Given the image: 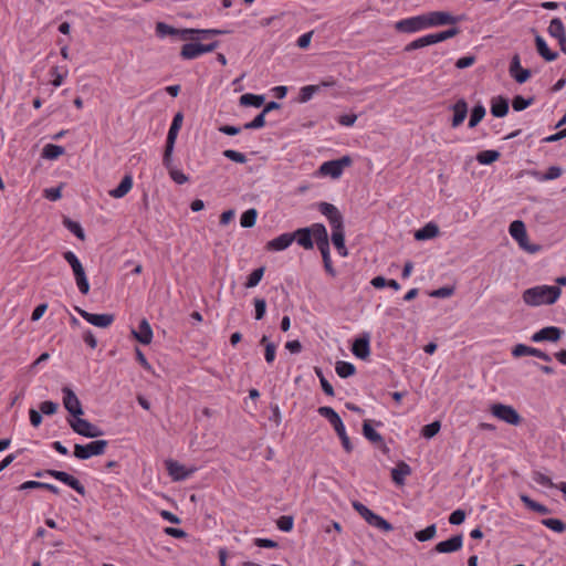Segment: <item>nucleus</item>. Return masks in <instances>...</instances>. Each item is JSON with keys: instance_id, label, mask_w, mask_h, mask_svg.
Listing matches in <instances>:
<instances>
[{"instance_id": "obj_1", "label": "nucleus", "mask_w": 566, "mask_h": 566, "mask_svg": "<svg viewBox=\"0 0 566 566\" xmlns=\"http://www.w3.org/2000/svg\"><path fill=\"white\" fill-rule=\"evenodd\" d=\"M562 290L555 285H536L534 287L526 289L522 298L523 302L528 306H541L552 305L557 302L560 297Z\"/></svg>"}, {"instance_id": "obj_2", "label": "nucleus", "mask_w": 566, "mask_h": 566, "mask_svg": "<svg viewBox=\"0 0 566 566\" xmlns=\"http://www.w3.org/2000/svg\"><path fill=\"white\" fill-rule=\"evenodd\" d=\"M292 234L294 241L306 250L313 249V240H315L318 249L321 242L326 243L328 241L327 230L323 223H313L311 227L297 229Z\"/></svg>"}, {"instance_id": "obj_3", "label": "nucleus", "mask_w": 566, "mask_h": 566, "mask_svg": "<svg viewBox=\"0 0 566 566\" xmlns=\"http://www.w3.org/2000/svg\"><path fill=\"white\" fill-rule=\"evenodd\" d=\"M352 165V158L349 156H343L342 158L324 161L315 172V177H331L332 179H338L344 172V169Z\"/></svg>"}, {"instance_id": "obj_4", "label": "nucleus", "mask_w": 566, "mask_h": 566, "mask_svg": "<svg viewBox=\"0 0 566 566\" xmlns=\"http://www.w3.org/2000/svg\"><path fill=\"white\" fill-rule=\"evenodd\" d=\"M63 258L72 268L78 291L84 295L87 294L90 291V283L80 259L73 251L64 252Z\"/></svg>"}, {"instance_id": "obj_5", "label": "nucleus", "mask_w": 566, "mask_h": 566, "mask_svg": "<svg viewBox=\"0 0 566 566\" xmlns=\"http://www.w3.org/2000/svg\"><path fill=\"white\" fill-rule=\"evenodd\" d=\"M108 442L106 440H95L87 444H75L74 457L80 460H86L94 455H102L105 453Z\"/></svg>"}, {"instance_id": "obj_6", "label": "nucleus", "mask_w": 566, "mask_h": 566, "mask_svg": "<svg viewBox=\"0 0 566 566\" xmlns=\"http://www.w3.org/2000/svg\"><path fill=\"white\" fill-rule=\"evenodd\" d=\"M490 411L495 418L505 423L518 426L522 422V417L512 406L493 403Z\"/></svg>"}, {"instance_id": "obj_7", "label": "nucleus", "mask_w": 566, "mask_h": 566, "mask_svg": "<svg viewBox=\"0 0 566 566\" xmlns=\"http://www.w3.org/2000/svg\"><path fill=\"white\" fill-rule=\"evenodd\" d=\"M67 422L72 430L80 436L86 438H97L103 434V431L95 424L91 423L86 419L78 417L67 419Z\"/></svg>"}, {"instance_id": "obj_8", "label": "nucleus", "mask_w": 566, "mask_h": 566, "mask_svg": "<svg viewBox=\"0 0 566 566\" xmlns=\"http://www.w3.org/2000/svg\"><path fill=\"white\" fill-rule=\"evenodd\" d=\"M217 46V41H213L208 44L190 42L182 45L180 55L185 60H193L201 56L205 53L214 51Z\"/></svg>"}, {"instance_id": "obj_9", "label": "nucleus", "mask_w": 566, "mask_h": 566, "mask_svg": "<svg viewBox=\"0 0 566 566\" xmlns=\"http://www.w3.org/2000/svg\"><path fill=\"white\" fill-rule=\"evenodd\" d=\"M395 29L403 33H415L421 30H426L427 25L424 14L401 19L396 22Z\"/></svg>"}, {"instance_id": "obj_10", "label": "nucleus", "mask_w": 566, "mask_h": 566, "mask_svg": "<svg viewBox=\"0 0 566 566\" xmlns=\"http://www.w3.org/2000/svg\"><path fill=\"white\" fill-rule=\"evenodd\" d=\"M427 29L446 24H455L460 21L459 17H454L446 11H431L424 13Z\"/></svg>"}, {"instance_id": "obj_11", "label": "nucleus", "mask_w": 566, "mask_h": 566, "mask_svg": "<svg viewBox=\"0 0 566 566\" xmlns=\"http://www.w3.org/2000/svg\"><path fill=\"white\" fill-rule=\"evenodd\" d=\"M45 473L55 480L64 483L65 485L73 489L75 492H77L80 495H85V488L84 485L73 475L64 472V471H57V470H45Z\"/></svg>"}, {"instance_id": "obj_12", "label": "nucleus", "mask_w": 566, "mask_h": 566, "mask_svg": "<svg viewBox=\"0 0 566 566\" xmlns=\"http://www.w3.org/2000/svg\"><path fill=\"white\" fill-rule=\"evenodd\" d=\"M62 394L64 408L71 413V416H73V418L82 416L84 411L75 392L71 388L64 387L62 389Z\"/></svg>"}, {"instance_id": "obj_13", "label": "nucleus", "mask_w": 566, "mask_h": 566, "mask_svg": "<svg viewBox=\"0 0 566 566\" xmlns=\"http://www.w3.org/2000/svg\"><path fill=\"white\" fill-rule=\"evenodd\" d=\"M77 313L81 315L82 318H84L87 323L101 327L106 328L111 326L115 319V316L113 314L103 313V314H95L90 313L85 310L77 308Z\"/></svg>"}, {"instance_id": "obj_14", "label": "nucleus", "mask_w": 566, "mask_h": 566, "mask_svg": "<svg viewBox=\"0 0 566 566\" xmlns=\"http://www.w3.org/2000/svg\"><path fill=\"white\" fill-rule=\"evenodd\" d=\"M509 232L511 234V237L517 241V243L520 244L521 248L530 251V252H535L537 251V248L534 247V248H528L526 245V241H527V233H526V229H525V224L523 221L521 220H515L513 221L510 227H509Z\"/></svg>"}, {"instance_id": "obj_15", "label": "nucleus", "mask_w": 566, "mask_h": 566, "mask_svg": "<svg viewBox=\"0 0 566 566\" xmlns=\"http://www.w3.org/2000/svg\"><path fill=\"white\" fill-rule=\"evenodd\" d=\"M168 474L174 481H184L188 479L195 471L196 468L188 469L184 464H180L175 460H167L165 462Z\"/></svg>"}, {"instance_id": "obj_16", "label": "nucleus", "mask_w": 566, "mask_h": 566, "mask_svg": "<svg viewBox=\"0 0 566 566\" xmlns=\"http://www.w3.org/2000/svg\"><path fill=\"white\" fill-rule=\"evenodd\" d=\"M563 331L556 326H547L534 333L531 337L532 342H557L560 339Z\"/></svg>"}, {"instance_id": "obj_17", "label": "nucleus", "mask_w": 566, "mask_h": 566, "mask_svg": "<svg viewBox=\"0 0 566 566\" xmlns=\"http://www.w3.org/2000/svg\"><path fill=\"white\" fill-rule=\"evenodd\" d=\"M509 72L510 75L520 84L525 83L531 76V71L521 66L520 56L517 54L512 57Z\"/></svg>"}, {"instance_id": "obj_18", "label": "nucleus", "mask_w": 566, "mask_h": 566, "mask_svg": "<svg viewBox=\"0 0 566 566\" xmlns=\"http://www.w3.org/2000/svg\"><path fill=\"white\" fill-rule=\"evenodd\" d=\"M294 242V237L292 233H289V232H285V233H282L280 234L279 237L270 240L266 245H265V249L268 251H272V252H279V251H284L286 250L292 243Z\"/></svg>"}, {"instance_id": "obj_19", "label": "nucleus", "mask_w": 566, "mask_h": 566, "mask_svg": "<svg viewBox=\"0 0 566 566\" xmlns=\"http://www.w3.org/2000/svg\"><path fill=\"white\" fill-rule=\"evenodd\" d=\"M318 210L327 218L331 227L338 226L344 222L339 210L332 203L321 202L318 205Z\"/></svg>"}, {"instance_id": "obj_20", "label": "nucleus", "mask_w": 566, "mask_h": 566, "mask_svg": "<svg viewBox=\"0 0 566 566\" xmlns=\"http://www.w3.org/2000/svg\"><path fill=\"white\" fill-rule=\"evenodd\" d=\"M332 229V242L334 247L337 249L338 254L340 256H347L348 251L345 247V232H344V222L338 226L331 227Z\"/></svg>"}, {"instance_id": "obj_21", "label": "nucleus", "mask_w": 566, "mask_h": 566, "mask_svg": "<svg viewBox=\"0 0 566 566\" xmlns=\"http://www.w3.org/2000/svg\"><path fill=\"white\" fill-rule=\"evenodd\" d=\"M462 545H463L462 535H454L447 541L439 542L436 545L434 551L437 553H441V554L453 553V552L461 549Z\"/></svg>"}, {"instance_id": "obj_22", "label": "nucleus", "mask_w": 566, "mask_h": 566, "mask_svg": "<svg viewBox=\"0 0 566 566\" xmlns=\"http://www.w3.org/2000/svg\"><path fill=\"white\" fill-rule=\"evenodd\" d=\"M353 354L360 359H367L370 356L369 336L365 335L354 340L352 346Z\"/></svg>"}, {"instance_id": "obj_23", "label": "nucleus", "mask_w": 566, "mask_h": 566, "mask_svg": "<svg viewBox=\"0 0 566 566\" xmlns=\"http://www.w3.org/2000/svg\"><path fill=\"white\" fill-rule=\"evenodd\" d=\"M134 337L142 344L148 345L153 340V329L147 319H142L138 328L133 329Z\"/></svg>"}, {"instance_id": "obj_24", "label": "nucleus", "mask_w": 566, "mask_h": 566, "mask_svg": "<svg viewBox=\"0 0 566 566\" xmlns=\"http://www.w3.org/2000/svg\"><path fill=\"white\" fill-rule=\"evenodd\" d=\"M535 46L537 53L547 62L555 61L558 57V52L552 51L545 39L538 34L535 36Z\"/></svg>"}, {"instance_id": "obj_25", "label": "nucleus", "mask_w": 566, "mask_h": 566, "mask_svg": "<svg viewBox=\"0 0 566 566\" xmlns=\"http://www.w3.org/2000/svg\"><path fill=\"white\" fill-rule=\"evenodd\" d=\"M547 32L552 38H555L560 44L566 39V30L563 21L559 18L551 20Z\"/></svg>"}, {"instance_id": "obj_26", "label": "nucleus", "mask_w": 566, "mask_h": 566, "mask_svg": "<svg viewBox=\"0 0 566 566\" xmlns=\"http://www.w3.org/2000/svg\"><path fill=\"white\" fill-rule=\"evenodd\" d=\"M363 434L373 444L378 447L385 446L382 436L373 428L370 420L364 421Z\"/></svg>"}, {"instance_id": "obj_27", "label": "nucleus", "mask_w": 566, "mask_h": 566, "mask_svg": "<svg viewBox=\"0 0 566 566\" xmlns=\"http://www.w3.org/2000/svg\"><path fill=\"white\" fill-rule=\"evenodd\" d=\"M132 187L133 178L132 176L126 175L116 188L108 191V195L113 198L119 199L125 197L130 191Z\"/></svg>"}, {"instance_id": "obj_28", "label": "nucleus", "mask_w": 566, "mask_h": 566, "mask_svg": "<svg viewBox=\"0 0 566 566\" xmlns=\"http://www.w3.org/2000/svg\"><path fill=\"white\" fill-rule=\"evenodd\" d=\"M562 168L558 167V166H551L546 172H539V171H536V170H533L530 172V175L532 177H534L537 181L539 182H544V181H549V180H554V179H557L562 176Z\"/></svg>"}, {"instance_id": "obj_29", "label": "nucleus", "mask_w": 566, "mask_h": 566, "mask_svg": "<svg viewBox=\"0 0 566 566\" xmlns=\"http://www.w3.org/2000/svg\"><path fill=\"white\" fill-rule=\"evenodd\" d=\"M439 234V227L433 222H428L424 227L417 230L415 239L419 241L430 240Z\"/></svg>"}, {"instance_id": "obj_30", "label": "nucleus", "mask_w": 566, "mask_h": 566, "mask_svg": "<svg viewBox=\"0 0 566 566\" xmlns=\"http://www.w3.org/2000/svg\"><path fill=\"white\" fill-rule=\"evenodd\" d=\"M453 113L452 127H458L463 123L468 114V105L464 99H459L453 105Z\"/></svg>"}, {"instance_id": "obj_31", "label": "nucleus", "mask_w": 566, "mask_h": 566, "mask_svg": "<svg viewBox=\"0 0 566 566\" xmlns=\"http://www.w3.org/2000/svg\"><path fill=\"white\" fill-rule=\"evenodd\" d=\"M509 113V102L502 96L494 97L491 102V114L494 117H504Z\"/></svg>"}, {"instance_id": "obj_32", "label": "nucleus", "mask_w": 566, "mask_h": 566, "mask_svg": "<svg viewBox=\"0 0 566 566\" xmlns=\"http://www.w3.org/2000/svg\"><path fill=\"white\" fill-rule=\"evenodd\" d=\"M410 472H411L410 467L407 463L401 462L400 464H398L396 468H394L391 470L392 481L398 485H402L405 483V478L407 475H409Z\"/></svg>"}, {"instance_id": "obj_33", "label": "nucleus", "mask_w": 566, "mask_h": 566, "mask_svg": "<svg viewBox=\"0 0 566 566\" xmlns=\"http://www.w3.org/2000/svg\"><path fill=\"white\" fill-rule=\"evenodd\" d=\"M67 74H69L67 67H65V66H53L50 70V75L52 76L51 84L54 87H60L63 84L64 80L66 78Z\"/></svg>"}, {"instance_id": "obj_34", "label": "nucleus", "mask_w": 566, "mask_h": 566, "mask_svg": "<svg viewBox=\"0 0 566 566\" xmlns=\"http://www.w3.org/2000/svg\"><path fill=\"white\" fill-rule=\"evenodd\" d=\"M333 428H334L335 432L337 433L338 438L340 439L344 450L347 453H350L353 451V444L349 440V437L347 436L346 428H345L343 420L340 422H338V424L334 426Z\"/></svg>"}, {"instance_id": "obj_35", "label": "nucleus", "mask_w": 566, "mask_h": 566, "mask_svg": "<svg viewBox=\"0 0 566 566\" xmlns=\"http://www.w3.org/2000/svg\"><path fill=\"white\" fill-rule=\"evenodd\" d=\"M318 250L322 254L323 263H324V268H325L326 272L328 274H331L332 276H335V270L333 268L331 253H329V242L328 241L326 243L321 242Z\"/></svg>"}, {"instance_id": "obj_36", "label": "nucleus", "mask_w": 566, "mask_h": 566, "mask_svg": "<svg viewBox=\"0 0 566 566\" xmlns=\"http://www.w3.org/2000/svg\"><path fill=\"white\" fill-rule=\"evenodd\" d=\"M366 522L369 525H371L376 528H379L384 532H389L392 530V525L389 522H387L384 517H381L380 515H378L374 512L371 514H369Z\"/></svg>"}, {"instance_id": "obj_37", "label": "nucleus", "mask_w": 566, "mask_h": 566, "mask_svg": "<svg viewBox=\"0 0 566 566\" xmlns=\"http://www.w3.org/2000/svg\"><path fill=\"white\" fill-rule=\"evenodd\" d=\"M264 103V96L263 95H255L252 93H247L241 95L240 97V105L242 106H253V107H261Z\"/></svg>"}, {"instance_id": "obj_38", "label": "nucleus", "mask_w": 566, "mask_h": 566, "mask_svg": "<svg viewBox=\"0 0 566 566\" xmlns=\"http://www.w3.org/2000/svg\"><path fill=\"white\" fill-rule=\"evenodd\" d=\"M261 345H264V358L268 364H272L275 359L276 355V345L269 340V338L264 335L260 340Z\"/></svg>"}, {"instance_id": "obj_39", "label": "nucleus", "mask_w": 566, "mask_h": 566, "mask_svg": "<svg viewBox=\"0 0 566 566\" xmlns=\"http://www.w3.org/2000/svg\"><path fill=\"white\" fill-rule=\"evenodd\" d=\"M501 154L497 150L489 149L480 151L476 155V160L481 165H491L500 158Z\"/></svg>"}, {"instance_id": "obj_40", "label": "nucleus", "mask_w": 566, "mask_h": 566, "mask_svg": "<svg viewBox=\"0 0 566 566\" xmlns=\"http://www.w3.org/2000/svg\"><path fill=\"white\" fill-rule=\"evenodd\" d=\"M317 412L319 413V416L327 419L328 422L332 424V427L338 424V422L342 421L339 415L332 407H327V406L319 407L317 409Z\"/></svg>"}, {"instance_id": "obj_41", "label": "nucleus", "mask_w": 566, "mask_h": 566, "mask_svg": "<svg viewBox=\"0 0 566 566\" xmlns=\"http://www.w3.org/2000/svg\"><path fill=\"white\" fill-rule=\"evenodd\" d=\"M226 31L216 30V29H208V30H197V29H187L184 30V34H190V39H206L210 34H223Z\"/></svg>"}, {"instance_id": "obj_42", "label": "nucleus", "mask_w": 566, "mask_h": 566, "mask_svg": "<svg viewBox=\"0 0 566 566\" xmlns=\"http://www.w3.org/2000/svg\"><path fill=\"white\" fill-rule=\"evenodd\" d=\"M335 370L340 378H347L355 374L356 368L352 363L339 360L336 363Z\"/></svg>"}, {"instance_id": "obj_43", "label": "nucleus", "mask_w": 566, "mask_h": 566, "mask_svg": "<svg viewBox=\"0 0 566 566\" xmlns=\"http://www.w3.org/2000/svg\"><path fill=\"white\" fill-rule=\"evenodd\" d=\"M258 218V211L254 208L248 209L241 214L240 224L243 228H252Z\"/></svg>"}, {"instance_id": "obj_44", "label": "nucleus", "mask_w": 566, "mask_h": 566, "mask_svg": "<svg viewBox=\"0 0 566 566\" xmlns=\"http://www.w3.org/2000/svg\"><path fill=\"white\" fill-rule=\"evenodd\" d=\"M65 151L64 147L54 144H48L43 148V157L46 159H56Z\"/></svg>"}, {"instance_id": "obj_45", "label": "nucleus", "mask_w": 566, "mask_h": 566, "mask_svg": "<svg viewBox=\"0 0 566 566\" xmlns=\"http://www.w3.org/2000/svg\"><path fill=\"white\" fill-rule=\"evenodd\" d=\"M264 272H265L264 266L253 270L244 284L245 287L252 289V287L256 286L260 283V281L262 280Z\"/></svg>"}, {"instance_id": "obj_46", "label": "nucleus", "mask_w": 566, "mask_h": 566, "mask_svg": "<svg viewBox=\"0 0 566 566\" xmlns=\"http://www.w3.org/2000/svg\"><path fill=\"white\" fill-rule=\"evenodd\" d=\"M521 501L532 511L534 512H537V513H541V514H546L548 513V509L538 503V502H535L533 501L530 496L525 495V494H522L521 496Z\"/></svg>"}, {"instance_id": "obj_47", "label": "nucleus", "mask_w": 566, "mask_h": 566, "mask_svg": "<svg viewBox=\"0 0 566 566\" xmlns=\"http://www.w3.org/2000/svg\"><path fill=\"white\" fill-rule=\"evenodd\" d=\"M484 115H485V108L483 105L474 106L471 112L470 119H469V127L470 128L475 127L483 119Z\"/></svg>"}, {"instance_id": "obj_48", "label": "nucleus", "mask_w": 566, "mask_h": 566, "mask_svg": "<svg viewBox=\"0 0 566 566\" xmlns=\"http://www.w3.org/2000/svg\"><path fill=\"white\" fill-rule=\"evenodd\" d=\"M321 90V85H306V86H303L300 91V102L301 103H306L308 102L310 99H312V97L314 96V94H316L317 92H319Z\"/></svg>"}, {"instance_id": "obj_49", "label": "nucleus", "mask_w": 566, "mask_h": 566, "mask_svg": "<svg viewBox=\"0 0 566 566\" xmlns=\"http://www.w3.org/2000/svg\"><path fill=\"white\" fill-rule=\"evenodd\" d=\"M437 534V526L436 524H431L427 526L424 530L418 531L415 533V537L419 542H427L429 539H432Z\"/></svg>"}, {"instance_id": "obj_50", "label": "nucleus", "mask_w": 566, "mask_h": 566, "mask_svg": "<svg viewBox=\"0 0 566 566\" xmlns=\"http://www.w3.org/2000/svg\"><path fill=\"white\" fill-rule=\"evenodd\" d=\"M533 101V97L526 99L521 95H516L512 101V107L515 112H521L527 108L530 105H532Z\"/></svg>"}, {"instance_id": "obj_51", "label": "nucleus", "mask_w": 566, "mask_h": 566, "mask_svg": "<svg viewBox=\"0 0 566 566\" xmlns=\"http://www.w3.org/2000/svg\"><path fill=\"white\" fill-rule=\"evenodd\" d=\"M542 523L547 528L557 533H563L566 530V524L558 518H545L542 521Z\"/></svg>"}, {"instance_id": "obj_52", "label": "nucleus", "mask_w": 566, "mask_h": 566, "mask_svg": "<svg viewBox=\"0 0 566 566\" xmlns=\"http://www.w3.org/2000/svg\"><path fill=\"white\" fill-rule=\"evenodd\" d=\"M440 428H441V423L439 421H433V422L422 427L421 434L426 439H431L440 431Z\"/></svg>"}, {"instance_id": "obj_53", "label": "nucleus", "mask_w": 566, "mask_h": 566, "mask_svg": "<svg viewBox=\"0 0 566 566\" xmlns=\"http://www.w3.org/2000/svg\"><path fill=\"white\" fill-rule=\"evenodd\" d=\"M532 479L534 482H536L539 485H543L545 488H555L556 485L553 483L552 479L547 476L546 474L542 473L541 471H534L532 473Z\"/></svg>"}, {"instance_id": "obj_54", "label": "nucleus", "mask_w": 566, "mask_h": 566, "mask_svg": "<svg viewBox=\"0 0 566 566\" xmlns=\"http://www.w3.org/2000/svg\"><path fill=\"white\" fill-rule=\"evenodd\" d=\"M182 119H184V116H182L181 113H177L174 116L167 136H170L171 138H175V139L177 138V135H178L179 129H180L181 124H182Z\"/></svg>"}, {"instance_id": "obj_55", "label": "nucleus", "mask_w": 566, "mask_h": 566, "mask_svg": "<svg viewBox=\"0 0 566 566\" xmlns=\"http://www.w3.org/2000/svg\"><path fill=\"white\" fill-rule=\"evenodd\" d=\"M64 226L78 239L84 240L85 234L84 230L78 222L72 221L70 219L64 220Z\"/></svg>"}, {"instance_id": "obj_56", "label": "nucleus", "mask_w": 566, "mask_h": 566, "mask_svg": "<svg viewBox=\"0 0 566 566\" xmlns=\"http://www.w3.org/2000/svg\"><path fill=\"white\" fill-rule=\"evenodd\" d=\"M265 115L266 114H263V112H261L259 115H256L254 117L253 120H251L249 123H245L243 125V128L244 129H260V128L264 127V125H265Z\"/></svg>"}, {"instance_id": "obj_57", "label": "nucleus", "mask_w": 566, "mask_h": 566, "mask_svg": "<svg viewBox=\"0 0 566 566\" xmlns=\"http://www.w3.org/2000/svg\"><path fill=\"white\" fill-rule=\"evenodd\" d=\"M315 373L317 375V377L319 378V382H321V386H322V389L323 391L329 396V397H333L335 394H334V389H333V386L329 384V381L325 378L323 371L318 368L315 369Z\"/></svg>"}, {"instance_id": "obj_58", "label": "nucleus", "mask_w": 566, "mask_h": 566, "mask_svg": "<svg viewBox=\"0 0 566 566\" xmlns=\"http://www.w3.org/2000/svg\"><path fill=\"white\" fill-rule=\"evenodd\" d=\"M223 156L234 163H238V164H244L248 160V158L244 154L233 150V149H226L223 151Z\"/></svg>"}, {"instance_id": "obj_59", "label": "nucleus", "mask_w": 566, "mask_h": 566, "mask_svg": "<svg viewBox=\"0 0 566 566\" xmlns=\"http://www.w3.org/2000/svg\"><path fill=\"white\" fill-rule=\"evenodd\" d=\"M294 520L292 516L283 515L276 521V526L280 531L290 532L293 528Z\"/></svg>"}, {"instance_id": "obj_60", "label": "nucleus", "mask_w": 566, "mask_h": 566, "mask_svg": "<svg viewBox=\"0 0 566 566\" xmlns=\"http://www.w3.org/2000/svg\"><path fill=\"white\" fill-rule=\"evenodd\" d=\"M458 33H459V29L458 28H451V29L446 30V31L433 33V36H434L436 43H439V42H442V41H446L448 39H451V38L455 36Z\"/></svg>"}, {"instance_id": "obj_61", "label": "nucleus", "mask_w": 566, "mask_h": 566, "mask_svg": "<svg viewBox=\"0 0 566 566\" xmlns=\"http://www.w3.org/2000/svg\"><path fill=\"white\" fill-rule=\"evenodd\" d=\"M255 319L260 321L266 312V302L264 298H254Z\"/></svg>"}, {"instance_id": "obj_62", "label": "nucleus", "mask_w": 566, "mask_h": 566, "mask_svg": "<svg viewBox=\"0 0 566 566\" xmlns=\"http://www.w3.org/2000/svg\"><path fill=\"white\" fill-rule=\"evenodd\" d=\"M169 171L170 178L178 185H184L188 182L189 178L181 170L172 168Z\"/></svg>"}, {"instance_id": "obj_63", "label": "nucleus", "mask_w": 566, "mask_h": 566, "mask_svg": "<svg viewBox=\"0 0 566 566\" xmlns=\"http://www.w3.org/2000/svg\"><path fill=\"white\" fill-rule=\"evenodd\" d=\"M59 405L51 400H46L40 403V411L44 415L51 416L56 412Z\"/></svg>"}, {"instance_id": "obj_64", "label": "nucleus", "mask_w": 566, "mask_h": 566, "mask_svg": "<svg viewBox=\"0 0 566 566\" xmlns=\"http://www.w3.org/2000/svg\"><path fill=\"white\" fill-rule=\"evenodd\" d=\"M533 347L526 346L524 344H517L512 349V355L516 358L530 355L532 356Z\"/></svg>"}]
</instances>
